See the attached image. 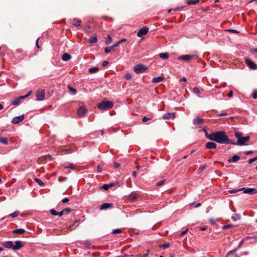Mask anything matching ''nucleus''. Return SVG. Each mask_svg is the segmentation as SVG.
<instances>
[{"label":"nucleus","mask_w":257,"mask_h":257,"mask_svg":"<svg viewBox=\"0 0 257 257\" xmlns=\"http://www.w3.org/2000/svg\"><path fill=\"white\" fill-rule=\"evenodd\" d=\"M45 98V90L42 89H39L37 92L36 100L42 101Z\"/></svg>","instance_id":"nucleus-5"},{"label":"nucleus","mask_w":257,"mask_h":257,"mask_svg":"<svg viewBox=\"0 0 257 257\" xmlns=\"http://www.w3.org/2000/svg\"><path fill=\"white\" fill-rule=\"evenodd\" d=\"M206 135L211 141L219 144H231L232 143V141L229 139L223 131L215 132L209 135L206 134Z\"/></svg>","instance_id":"nucleus-1"},{"label":"nucleus","mask_w":257,"mask_h":257,"mask_svg":"<svg viewBox=\"0 0 257 257\" xmlns=\"http://www.w3.org/2000/svg\"><path fill=\"white\" fill-rule=\"evenodd\" d=\"M3 245L7 248H13V242L12 241H8L4 242Z\"/></svg>","instance_id":"nucleus-17"},{"label":"nucleus","mask_w":257,"mask_h":257,"mask_svg":"<svg viewBox=\"0 0 257 257\" xmlns=\"http://www.w3.org/2000/svg\"><path fill=\"white\" fill-rule=\"evenodd\" d=\"M202 122L203 119L199 117L195 118L193 120V124L195 125H200L202 124Z\"/></svg>","instance_id":"nucleus-21"},{"label":"nucleus","mask_w":257,"mask_h":257,"mask_svg":"<svg viewBox=\"0 0 257 257\" xmlns=\"http://www.w3.org/2000/svg\"><path fill=\"white\" fill-rule=\"evenodd\" d=\"M87 112V108L84 106H81L77 111L78 117H83Z\"/></svg>","instance_id":"nucleus-6"},{"label":"nucleus","mask_w":257,"mask_h":257,"mask_svg":"<svg viewBox=\"0 0 257 257\" xmlns=\"http://www.w3.org/2000/svg\"><path fill=\"white\" fill-rule=\"evenodd\" d=\"M240 159L239 156L235 155L231 158L229 159L227 161L228 163H235Z\"/></svg>","instance_id":"nucleus-15"},{"label":"nucleus","mask_w":257,"mask_h":257,"mask_svg":"<svg viewBox=\"0 0 257 257\" xmlns=\"http://www.w3.org/2000/svg\"><path fill=\"white\" fill-rule=\"evenodd\" d=\"M99 68L98 67H93L89 68L88 69V72L90 73H95L97 72L99 70Z\"/></svg>","instance_id":"nucleus-27"},{"label":"nucleus","mask_w":257,"mask_h":257,"mask_svg":"<svg viewBox=\"0 0 257 257\" xmlns=\"http://www.w3.org/2000/svg\"><path fill=\"white\" fill-rule=\"evenodd\" d=\"M150 252V250L149 249H148L147 250V253H145V254H144L143 255H142V257H148V254H149V252Z\"/></svg>","instance_id":"nucleus-61"},{"label":"nucleus","mask_w":257,"mask_h":257,"mask_svg":"<svg viewBox=\"0 0 257 257\" xmlns=\"http://www.w3.org/2000/svg\"><path fill=\"white\" fill-rule=\"evenodd\" d=\"M227 31H228L231 32H232V33H238V32L237 30H233V29H229V30H228Z\"/></svg>","instance_id":"nucleus-55"},{"label":"nucleus","mask_w":257,"mask_h":257,"mask_svg":"<svg viewBox=\"0 0 257 257\" xmlns=\"http://www.w3.org/2000/svg\"><path fill=\"white\" fill-rule=\"evenodd\" d=\"M97 172H99V173H100V172H101V171H102L101 168V167H100V166H99V165H98V166H97Z\"/></svg>","instance_id":"nucleus-57"},{"label":"nucleus","mask_w":257,"mask_h":257,"mask_svg":"<svg viewBox=\"0 0 257 257\" xmlns=\"http://www.w3.org/2000/svg\"><path fill=\"white\" fill-rule=\"evenodd\" d=\"M97 42V39L96 36L91 37L88 39V42L90 44L95 43Z\"/></svg>","instance_id":"nucleus-26"},{"label":"nucleus","mask_w":257,"mask_h":257,"mask_svg":"<svg viewBox=\"0 0 257 257\" xmlns=\"http://www.w3.org/2000/svg\"><path fill=\"white\" fill-rule=\"evenodd\" d=\"M30 93H31V92H29L27 94H26L25 96H21V98H23V99H24V98L27 97L28 96H29L30 95Z\"/></svg>","instance_id":"nucleus-58"},{"label":"nucleus","mask_w":257,"mask_h":257,"mask_svg":"<svg viewBox=\"0 0 257 257\" xmlns=\"http://www.w3.org/2000/svg\"><path fill=\"white\" fill-rule=\"evenodd\" d=\"M251 54H253L255 53H257V48L253 49L250 51Z\"/></svg>","instance_id":"nucleus-54"},{"label":"nucleus","mask_w":257,"mask_h":257,"mask_svg":"<svg viewBox=\"0 0 257 257\" xmlns=\"http://www.w3.org/2000/svg\"><path fill=\"white\" fill-rule=\"evenodd\" d=\"M240 218H241V216H240V215L239 214H235V216H232L231 217V219H232L233 221H235L237 220V219H240Z\"/></svg>","instance_id":"nucleus-37"},{"label":"nucleus","mask_w":257,"mask_h":257,"mask_svg":"<svg viewBox=\"0 0 257 257\" xmlns=\"http://www.w3.org/2000/svg\"><path fill=\"white\" fill-rule=\"evenodd\" d=\"M233 95V92L232 91H230L228 94H227V96L228 97H231Z\"/></svg>","instance_id":"nucleus-59"},{"label":"nucleus","mask_w":257,"mask_h":257,"mask_svg":"<svg viewBox=\"0 0 257 257\" xmlns=\"http://www.w3.org/2000/svg\"><path fill=\"white\" fill-rule=\"evenodd\" d=\"M206 147L209 149H215L216 148V144L215 143L209 142L206 143Z\"/></svg>","instance_id":"nucleus-16"},{"label":"nucleus","mask_w":257,"mask_h":257,"mask_svg":"<svg viewBox=\"0 0 257 257\" xmlns=\"http://www.w3.org/2000/svg\"><path fill=\"white\" fill-rule=\"evenodd\" d=\"M165 182V180H162L161 181H160L157 183V186H161L164 184Z\"/></svg>","instance_id":"nucleus-52"},{"label":"nucleus","mask_w":257,"mask_h":257,"mask_svg":"<svg viewBox=\"0 0 257 257\" xmlns=\"http://www.w3.org/2000/svg\"><path fill=\"white\" fill-rule=\"evenodd\" d=\"M19 214V212L17 211L13 212V213L10 214V216L13 218H14V217L18 216Z\"/></svg>","instance_id":"nucleus-38"},{"label":"nucleus","mask_w":257,"mask_h":257,"mask_svg":"<svg viewBox=\"0 0 257 257\" xmlns=\"http://www.w3.org/2000/svg\"><path fill=\"white\" fill-rule=\"evenodd\" d=\"M232 226H233V225H231V224H227V225H225L223 226L222 228V229H227V228H231Z\"/></svg>","instance_id":"nucleus-46"},{"label":"nucleus","mask_w":257,"mask_h":257,"mask_svg":"<svg viewBox=\"0 0 257 257\" xmlns=\"http://www.w3.org/2000/svg\"><path fill=\"white\" fill-rule=\"evenodd\" d=\"M188 229L187 228L185 230H184L183 231H182L180 234H179V236L180 237L183 236L184 235H185L188 231Z\"/></svg>","instance_id":"nucleus-47"},{"label":"nucleus","mask_w":257,"mask_h":257,"mask_svg":"<svg viewBox=\"0 0 257 257\" xmlns=\"http://www.w3.org/2000/svg\"><path fill=\"white\" fill-rule=\"evenodd\" d=\"M113 106V103L111 101H104L97 104V107L99 109L106 110L111 108Z\"/></svg>","instance_id":"nucleus-3"},{"label":"nucleus","mask_w":257,"mask_h":257,"mask_svg":"<svg viewBox=\"0 0 257 257\" xmlns=\"http://www.w3.org/2000/svg\"><path fill=\"white\" fill-rule=\"evenodd\" d=\"M159 56L161 58H162L164 60H166V59H168V58H169V55L167 53H160V54H159Z\"/></svg>","instance_id":"nucleus-28"},{"label":"nucleus","mask_w":257,"mask_h":257,"mask_svg":"<svg viewBox=\"0 0 257 257\" xmlns=\"http://www.w3.org/2000/svg\"><path fill=\"white\" fill-rule=\"evenodd\" d=\"M147 69V68L145 65L142 64H139L134 67V70L136 73L139 74L145 72Z\"/></svg>","instance_id":"nucleus-4"},{"label":"nucleus","mask_w":257,"mask_h":257,"mask_svg":"<svg viewBox=\"0 0 257 257\" xmlns=\"http://www.w3.org/2000/svg\"><path fill=\"white\" fill-rule=\"evenodd\" d=\"M170 247V244L169 243H164L159 245L160 248H168Z\"/></svg>","instance_id":"nucleus-39"},{"label":"nucleus","mask_w":257,"mask_h":257,"mask_svg":"<svg viewBox=\"0 0 257 257\" xmlns=\"http://www.w3.org/2000/svg\"><path fill=\"white\" fill-rule=\"evenodd\" d=\"M22 99H23L21 98V96L16 98L12 101V104L14 105H18L20 103L21 100Z\"/></svg>","instance_id":"nucleus-20"},{"label":"nucleus","mask_w":257,"mask_h":257,"mask_svg":"<svg viewBox=\"0 0 257 257\" xmlns=\"http://www.w3.org/2000/svg\"><path fill=\"white\" fill-rule=\"evenodd\" d=\"M234 136L237 140L236 142H232L231 145L236 146H246L248 145L247 142L250 139L249 136L243 137L240 132H235Z\"/></svg>","instance_id":"nucleus-2"},{"label":"nucleus","mask_w":257,"mask_h":257,"mask_svg":"<svg viewBox=\"0 0 257 257\" xmlns=\"http://www.w3.org/2000/svg\"><path fill=\"white\" fill-rule=\"evenodd\" d=\"M111 40H112V39H111V36H109V35H107V40L105 42V44L106 45L109 44L111 42Z\"/></svg>","instance_id":"nucleus-40"},{"label":"nucleus","mask_w":257,"mask_h":257,"mask_svg":"<svg viewBox=\"0 0 257 257\" xmlns=\"http://www.w3.org/2000/svg\"><path fill=\"white\" fill-rule=\"evenodd\" d=\"M121 232H122V230L120 228H117V229H113L111 233L114 234H119Z\"/></svg>","instance_id":"nucleus-34"},{"label":"nucleus","mask_w":257,"mask_h":257,"mask_svg":"<svg viewBox=\"0 0 257 257\" xmlns=\"http://www.w3.org/2000/svg\"><path fill=\"white\" fill-rule=\"evenodd\" d=\"M119 45L118 42L117 41L115 43H114L113 45L110 46L112 49H113L114 48L118 47Z\"/></svg>","instance_id":"nucleus-48"},{"label":"nucleus","mask_w":257,"mask_h":257,"mask_svg":"<svg viewBox=\"0 0 257 257\" xmlns=\"http://www.w3.org/2000/svg\"><path fill=\"white\" fill-rule=\"evenodd\" d=\"M68 89L70 91L72 92L74 94H75L77 93L76 89L71 87V86H68Z\"/></svg>","instance_id":"nucleus-41"},{"label":"nucleus","mask_w":257,"mask_h":257,"mask_svg":"<svg viewBox=\"0 0 257 257\" xmlns=\"http://www.w3.org/2000/svg\"><path fill=\"white\" fill-rule=\"evenodd\" d=\"M257 160V156L255 157H254V158H252L251 159H250L248 160V164H251L252 163H253V162Z\"/></svg>","instance_id":"nucleus-42"},{"label":"nucleus","mask_w":257,"mask_h":257,"mask_svg":"<svg viewBox=\"0 0 257 257\" xmlns=\"http://www.w3.org/2000/svg\"><path fill=\"white\" fill-rule=\"evenodd\" d=\"M243 243V240H241L238 245V248L240 247L242 245Z\"/></svg>","instance_id":"nucleus-62"},{"label":"nucleus","mask_w":257,"mask_h":257,"mask_svg":"<svg viewBox=\"0 0 257 257\" xmlns=\"http://www.w3.org/2000/svg\"><path fill=\"white\" fill-rule=\"evenodd\" d=\"M163 80V78L161 76H158L153 78L152 82L153 83H158L161 82Z\"/></svg>","instance_id":"nucleus-23"},{"label":"nucleus","mask_w":257,"mask_h":257,"mask_svg":"<svg viewBox=\"0 0 257 257\" xmlns=\"http://www.w3.org/2000/svg\"><path fill=\"white\" fill-rule=\"evenodd\" d=\"M193 92L197 95H199L200 94V91L198 87H194L193 88L192 90Z\"/></svg>","instance_id":"nucleus-35"},{"label":"nucleus","mask_w":257,"mask_h":257,"mask_svg":"<svg viewBox=\"0 0 257 257\" xmlns=\"http://www.w3.org/2000/svg\"><path fill=\"white\" fill-rule=\"evenodd\" d=\"M12 232L14 234H22L24 233H25V230L23 228H19V229L13 230Z\"/></svg>","instance_id":"nucleus-22"},{"label":"nucleus","mask_w":257,"mask_h":257,"mask_svg":"<svg viewBox=\"0 0 257 257\" xmlns=\"http://www.w3.org/2000/svg\"><path fill=\"white\" fill-rule=\"evenodd\" d=\"M199 0H187V4L189 5H195L199 3Z\"/></svg>","instance_id":"nucleus-31"},{"label":"nucleus","mask_w":257,"mask_h":257,"mask_svg":"<svg viewBox=\"0 0 257 257\" xmlns=\"http://www.w3.org/2000/svg\"><path fill=\"white\" fill-rule=\"evenodd\" d=\"M111 50H112V49L110 47H106L104 49V52L106 53H109L111 51Z\"/></svg>","instance_id":"nucleus-44"},{"label":"nucleus","mask_w":257,"mask_h":257,"mask_svg":"<svg viewBox=\"0 0 257 257\" xmlns=\"http://www.w3.org/2000/svg\"><path fill=\"white\" fill-rule=\"evenodd\" d=\"M245 63L248 67L252 70H255L257 68L256 65L249 59H245Z\"/></svg>","instance_id":"nucleus-8"},{"label":"nucleus","mask_w":257,"mask_h":257,"mask_svg":"<svg viewBox=\"0 0 257 257\" xmlns=\"http://www.w3.org/2000/svg\"><path fill=\"white\" fill-rule=\"evenodd\" d=\"M35 180L40 186L43 187L45 186V184L39 179L35 178Z\"/></svg>","instance_id":"nucleus-32"},{"label":"nucleus","mask_w":257,"mask_h":257,"mask_svg":"<svg viewBox=\"0 0 257 257\" xmlns=\"http://www.w3.org/2000/svg\"><path fill=\"white\" fill-rule=\"evenodd\" d=\"M64 168H70L72 170H74L75 168V167L74 165L72 163H69L66 165H64Z\"/></svg>","instance_id":"nucleus-30"},{"label":"nucleus","mask_w":257,"mask_h":257,"mask_svg":"<svg viewBox=\"0 0 257 257\" xmlns=\"http://www.w3.org/2000/svg\"><path fill=\"white\" fill-rule=\"evenodd\" d=\"M175 113L172 112H168L165 114H164L163 116V118L164 119H173L175 117Z\"/></svg>","instance_id":"nucleus-13"},{"label":"nucleus","mask_w":257,"mask_h":257,"mask_svg":"<svg viewBox=\"0 0 257 257\" xmlns=\"http://www.w3.org/2000/svg\"><path fill=\"white\" fill-rule=\"evenodd\" d=\"M25 118V116L24 114H22L21 115L17 116L14 117L12 120V122L14 124H17L19 123L20 122L23 121Z\"/></svg>","instance_id":"nucleus-10"},{"label":"nucleus","mask_w":257,"mask_h":257,"mask_svg":"<svg viewBox=\"0 0 257 257\" xmlns=\"http://www.w3.org/2000/svg\"><path fill=\"white\" fill-rule=\"evenodd\" d=\"M113 186V184H104L102 187L101 188L105 190H107L109 188L112 187Z\"/></svg>","instance_id":"nucleus-29"},{"label":"nucleus","mask_w":257,"mask_h":257,"mask_svg":"<svg viewBox=\"0 0 257 257\" xmlns=\"http://www.w3.org/2000/svg\"><path fill=\"white\" fill-rule=\"evenodd\" d=\"M238 191H239V189L238 190H234H234H232L229 191V192L230 193H236Z\"/></svg>","instance_id":"nucleus-63"},{"label":"nucleus","mask_w":257,"mask_h":257,"mask_svg":"<svg viewBox=\"0 0 257 257\" xmlns=\"http://www.w3.org/2000/svg\"><path fill=\"white\" fill-rule=\"evenodd\" d=\"M180 81H182V82H186V79L185 77H183L182 78H181L180 79Z\"/></svg>","instance_id":"nucleus-64"},{"label":"nucleus","mask_w":257,"mask_h":257,"mask_svg":"<svg viewBox=\"0 0 257 257\" xmlns=\"http://www.w3.org/2000/svg\"><path fill=\"white\" fill-rule=\"evenodd\" d=\"M252 97L253 99H257V90H254L252 93Z\"/></svg>","instance_id":"nucleus-45"},{"label":"nucleus","mask_w":257,"mask_h":257,"mask_svg":"<svg viewBox=\"0 0 257 257\" xmlns=\"http://www.w3.org/2000/svg\"><path fill=\"white\" fill-rule=\"evenodd\" d=\"M108 64V62L106 61H104L102 63V67H105Z\"/></svg>","instance_id":"nucleus-50"},{"label":"nucleus","mask_w":257,"mask_h":257,"mask_svg":"<svg viewBox=\"0 0 257 257\" xmlns=\"http://www.w3.org/2000/svg\"><path fill=\"white\" fill-rule=\"evenodd\" d=\"M71 58V56L70 54L68 53H64L62 57V59L64 61H67L69 60Z\"/></svg>","instance_id":"nucleus-24"},{"label":"nucleus","mask_w":257,"mask_h":257,"mask_svg":"<svg viewBox=\"0 0 257 257\" xmlns=\"http://www.w3.org/2000/svg\"><path fill=\"white\" fill-rule=\"evenodd\" d=\"M39 39H40V38H37V40H36V47H37V48H40V46L39 45Z\"/></svg>","instance_id":"nucleus-56"},{"label":"nucleus","mask_w":257,"mask_h":257,"mask_svg":"<svg viewBox=\"0 0 257 257\" xmlns=\"http://www.w3.org/2000/svg\"><path fill=\"white\" fill-rule=\"evenodd\" d=\"M81 22V21L80 19L75 18L73 20V26L77 27L80 25Z\"/></svg>","instance_id":"nucleus-25"},{"label":"nucleus","mask_w":257,"mask_h":257,"mask_svg":"<svg viewBox=\"0 0 257 257\" xmlns=\"http://www.w3.org/2000/svg\"><path fill=\"white\" fill-rule=\"evenodd\" d=\"M0 143L5 145H7L8 143V140L7 138L4 137H0Z\"/></svg>","instance_id":"nucleus-33"},{"label":"nucleus","mask_w":257,"mask_h":257,"mask_svg":"<svg viewBox=\"0 0 257 257\" xmlns=\"http://www.w3.org/2000/svg\"><path fill=\"white\" fill-rule=\"evenodd\" d=\"M239 190L243 191L244 193L251 195L256 193V190L255 188H242L239 189Z\"/></svg>","instance_id":"nucleus-7"},{"label":"nucleus","mask_w":257,"mask_h":257,"mask_svg":"<svg viewBox=\"0 0 257 257\" xmlns=\"http://www.w3.org/2000/svg\"><path fill=\"white\" fill-rule=\"evenodd\" d=\"M24 243L22 241L17 240L15 241V244H13V249L16 250L20 249L24 246Z\"/></svg>","instance_id":"nucleus-11"},{"label":"nucleus","mask_w":257,"mask_h":257,"mask_svg":"<svg viewBox=\"0 0 257 257\" xmlns=\"http://www.w3.org/2000/svg\"><path fill=\"white\" fill-rule=\"evenodd\" d=\"M63 210V212L64 211H66L67 212V213L68 214L71 212V209L70 208H66L64 209Z\"/></svg>","instance_id":"nucleus-49"},{"label":"nucleus","mask_w":257,"mask_h":257,"mask_svg":"<svg viewBox=\"0 0 257 257\" xmlns=\"http://www.w3.org/2000/svg\"><path fill=\"white\" fill-rule=\"evenodd\" d=\"M125 41H126L125 39H121V40L118 41L117 42H118L119 44L120 45L121 43L124 42Z\"/></svg>","instance_id":"nucleus-60"},{"label":"nucleus","mask_w":257,"mask_h":257,"mask_svg":"<svg viewBox=\"0 0 257 257\" xmlns=\"http://www.w3.org/2000/svg\"><path fill=\"white\" fill-rule=\"evenodd\" d=\"M193 57V56L191 55H184L179 57L178 59L185 61H189L192 59Z\"/></svg>","instance_id":"nucleus-12"},{"label":"nucleus","mask_w":257,"mask_h":257,"mask_svg":"<svg viewBox=\"0 0 257 257\" xmlns=\"http://www.w3.org/2000/svg\"><path fill=\"white\" fill-rule=\"evenodd\" d=\"M148 31L149 28L147 27H144L138 32L137 36L139 37H142L144 35H146Z\"/></svg>","instance_id":"nucleus-9"},{"label":"nucleus","mask_w":257,"mask_h":257,"mask_svg":"<svg viewBox=\"0 0 257 257\" xmlns=\"http://www.w3.org/2000/svg\"><path fill=\"white\" fill-rule=\"evenodd\" d=\"M82 244L83 245V248L84 249H89L92 247L91 243L88 240L84 241L82 243Z\"/></svg>","instance_id":"nucleus-19"},{"label":"nucleus","mask_w":257,"mask_h":257,"mask_svg":"<svg viewBox=\"0 0 257 257\" xmlns=\"http://www.w3.org/2000/svg\"><path fill=\"white\" fill-rule=\"evenodd\" d=\"M69 201V199L68 198H64L62 200V202L63 203H67Z\"/></svg>","instance_id":"nucleus-51"},{"label":"nucleus","mask_w":257,"mask_h":257,"mask_svg":"<svg viewBox=\"0 0 257 257\" xmlns=\"http://www.w3.org/2000/svg\"><path fill=\"white\" fill-rule=\"evenodd\" d=\"M112 205L113 204L112 203H105L100 206L99 209L100 210L106 209L112 207Z\"/></svg>","instance_id":"nucleus-18"},{"label":"nucleus","mask_w":257,"mask_h":257,"mask_svg":"<svg viewBox=\"0 0 257 257\" xmlns=\"http://www.w3.org/2000/svg\"><path fill=\"white\" fill-rule=\"evenodd\" d=\"M150 120V118H148L146 116H144L142 119V121L144 122H145L147 121L148 120Z\"/></svg>","instance_id":"nucleus-53"},{"label":"nucleus","mask_w":257,"mask_h":257,"mask_svg":"<svg viewBox=\"0 0 257 257\" xmlns=\"http://www.w3.org/2000/svg\"><path fill=\"white\" fill-rule=\"evenodd\" d=\"M124 78L126 80H130L132 78V75L130 73H126L124 76Z\"/></svg>","instance_id":"nucleus-43"},{"label":"nucleus","mask_w":257,"mask_h":257,"mask_svg":"<svg viewBox=\"0 0 257 257\" xmlns=\"http://www.w3.org/2000/svg\"><path fill=\"white\" fill-rule=\"evenodd\" d=\"M128 198L131 201H133L137 199V196L133 194H131L128 196Z\"/></svg>","instance_id":"nucleus-36"},{"label":"nucleus","mask_w":257,"mask_h":257,"mask_svg":"<svg viewBox=\"0 0 257 257\" xmlns=\"http://www.w3.org/2000/svg\"><path fill=\"white\" fill-rule=\"evenodd\" d=\"M50 213L53 215H54V216L58 215V216L61 217L63 215V210H62L60 212H58L55 209H52L50 210Z\"/></svg>","instance_id":"nucleus-14"}]
</instances>
